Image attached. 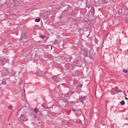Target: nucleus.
<instances>
[{"label": "nucleus", "instance_id": "nucleus-18", "mask_svg": "<svg viewBox=\"0 0 128 128\" xmlns=\"http://www.w3.org/2000/svg\"><path fill=\"white\" fill-rule=\"evenodd\" d=\"M2 84H6V81H2Z\"/></svg>", "mask_w": 128, "mask_h": 128}, {"label": "nucleus", "instance_id": "nucleus-17", "mask_svg": "<svg viewBox=\"0 0 128 128\" xmlns=\"http://www.w3.org/2000/svg\"><path fill=\"white\" fill-rule=\"evenodd\" d=\"M122 72H124L126 73V72H128V70H126V69H124V70H122Z\"/></svg>", "mask_w": 128, "mask_h": 128}, {"label": "nucleus", "instance_id": "nucleus-7", "mask_svg": "<svg viewBox=\"0 0 128 128\" xmlns=\"http://www.w3.org/2000/svg\"><path fill=\"white\" fill-rule=\"evenodd\" d=\"M9 72L8 70H6L5 71H4L2 72V74L4 76H8V74H9Z\"/></svg>", "mask_w": 128, "mask_h": 128}, {"label": "nucleus", "instance_id": "nucleus-4", "mask_svg": "<svg viewBox=\"0 0 128 128\" xmlns=\"http://www.w3.org/2000/svg\"><path fill=\"white\" fill-rule=\"evenodd\" d=\"M52 78H53V80H54L56 82H58L60 80V78L56 76L52 77Z\"/></svg>", "mask_w": 128, "mask_h": 128}, {"label": "nucleus", "instance_id": "nucleus-12", "mask_svg": "<svg viewBox=\"0 0 128 128\" xmlns=\"http://www.w3.org/2000/svg\"><path fill=\"white\" fill-rule=\"evenodd\" d=\"M35 112H40V110L38 108H36L34 110Z\"/></svg>", "mask_w": 128, "mask_h": 128}, {"label": "nucleus", "instance_id": "nucleus-2", "mask_svg": "<svg viewBox=\"0 0 128 128\" xmlns=\"http://www.w3.org/2000/svg\"><path fill=\"white\" fill-rule=\"evenodd\" d=\"M69 92H68L66 94H62V100H64V102H68V97L70 96H68Z\"/></svg>", "mask_w": 128, "mask_h": 128}, {"label": "nucleus", "instance_id": "nucleus-11", "mask_svg": "<svg viewBox=\"0 0 128 128\" xmlns=\"http://www.w3.org/2000/svg\"><path fill=\"white\" fill-rule=\"evenodd\" d=\"M28 110V108L26 106H24L21 108V110Z\"/></svg>", "mask_w": 128, "mask_h": 128}, {"label": "nucleus", "instance_id": "nucleus-16", "mask_svg": "<svg viewBox=\"0 0 128 128\" xmlns=\"http://www.w3.org/2000/svg\"><path fill=\"white\" fill-rule=\"evenodd\" d=\"M8 110H12V106L10 105V106H8Z\"/></svg>", "mask_w": 128, "mask_h": 128}, {"label": "nucleus", "instance_id": "nucleus-19", "mask_svg": "<svg viewBox=\"0 0 128 128\" xmlns=\"http://www.w3.org/2000/svg\"><path fill=\"white\" fill-rule=\"evenodd\" d=\"M40 38H44L45 36H40Z\"/></svg>", "mask_w": 128, "mask_h": 128}, {"label": "nucleus", "instance_id": "nucleus-5", "mask_svg": "<svg viewBox=\"0 0 128 128\" xmlns=\"http://www.w3.org/2000/svg\"><path fill=\"white\" fill-rule=\"evenodd\" d=\"M21 38L22 40H24V38H28V37L26 36V34L25 33H22L21 34Z\"/></svg>", "mask_w": 128, "mask_h": 128}, {"label": "nucleus", "instance_id": "nucleus-21", "mask_svg": "<svg viewBox=\"0 0 128 128\" xmlns=\"http://www.w3.org/2000/svg\"><path fill=\"white\" fill-rule=\"evenodd\" d=\"M82 84H80V88H82Z\"/></svg>", "mask_w": 128, "mask_h": 128}, {"label": "nucleus", "instance_id": "nucleus-9", "mask_svg": "<svg viewBox=\"0 0 128 128\" xmlns=\"http://www.w3.org/2000/svg\"><path fill=\"white\" fill-rule=\"evenodd\" d=\"M42 106L43 108H48V104H42Z\"/></svg>", "mask_w": 128, "mask_h": 128}, {"label": "nucleus", "instance_id": "nucleus-13", "mask_svg": "<svg viewBox=\"0 0 128 128\" xmlns=\"http://www.w3.org/2000/svg\"><path fill=\"white\" fill-rule=\"evenodd\" d=\"M115 90H116V92H122V90H118V88H115Z\"/></svg>", "mask_w": 128, "mask_h": 128}, {"label": "nucleus", "instance_id": "nucleus-6", "mask_svg": "<svg viewBox=\"0 0 128 128\" xmlns=\"http://www.w3.org/2000/svg\"><path fill=\"white\" fill-rule=\"evenodd\" d=\"M86 96H82L81 98H80L81 102H84V100H86Z\"/></svg>", "mask_w": 128, "mask_h": 128}, {"label": "nucleus", "instance_id": "nucleus-1", "mask_svg": "<svg viewBox=\"0 0 128 128\" xmlns=\"http://www.w3.org/2000/svg\"><path fill=\"white\" fill-rule=\"evenodd\" d=\"M82 52L84 56L88 57L89 56H90V51L88 50L87 48L83 50Z\"/></svg>", "mask_w": 128, "mask_h": 128}, {"label": "nucleus", "instance_id": "nucleus-3", "mask_svg": "<svg viewBox=\"0 0 128 128\" xmlns=\"http://www.w3.org/2000/svg\"><path fill=\"white\" fill-rule=\"evenodd\" d=\"M0 62L2 66H4L6 62V58H2L0 59Z\"/></svg>", "mask_w": 128, "mask_h": 128}, {"label": "nucleus", "instance_id": "nucleus-8", "mask_svg": "<svg viewBox=\"0 0 128 128\" xmlns=\"http://www.w3.org/2000/svg\"><path fill=\"white\" fill-rule=\"evenodd\" d=\"M100 0L102 2H108V0H94V2H99L100 4Z\"/></svg>", "mask_w": 128, "mask_h": 128}, {"label": "nucleus", "instance_id": "nucleus-10", "mask_svg": "<svg viewBox=\"0 0 128 128\" xmlns=\"http://www.w3.org/2000/svg\"><path fill=\"white\" fill-rule=\"evenodd\" d=\"M20 120L22 121H24V115H21L20 116Z\"/></svg>", "mask_w": 128, "mask_h": 128}, {"label": "nucleus", "instance_id": "nucleus-15", "mask_svg": "<svg viewBox=\"0 0 128 128\" xmlns=\"http://www.w3.org/2000/svg\"><path fill=\"white\" fill-rule=\"evenodd\" d=\"M35 22H40V18L36 19V20H35Z\"/></svg>", "mask_w": 128, "mask_h": 128}, {"label": "nucleus", "instance_id": "nucleus-14", "mask_svg": "<svg viewBox=\"0 0 128 128\" xmlns=\"http://www.w3.org/2000/svg\"><path fill=\"white\" fill-rule=\"evenodd\" d=\"M120 102V104H122V106H124V104H126V102L124 100L121 101Z\"/></svg>", "mask_w": 128, "mask_h": 128}, {"label": "nucleus", "instance_id": "nucleus-20", "mask_svg": "<svg viewBox=\"0 0 128 128\" xmlns=\"http://www.w3.org/2000/svg\"><path fill=\"white\" fill-rule=\"evenodd\" d=\"M72 112H78V110H76V109H72Z\"/></svg>", "mask_w": 128, "mask_h": 128}]
</instances>
